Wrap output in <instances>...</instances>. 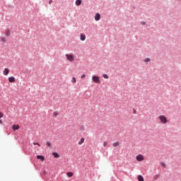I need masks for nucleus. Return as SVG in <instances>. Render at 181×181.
Instances as JSON below:
<instances>
[{"mask_svg":"<svg viewBox=\"0 0 181 181\" xmlns=\"http://www.w3.org/2000/svg\"><path fill=\"white\" fill-rule=\"evenodd\" d=\"M65 56L68 62H74V55L73 54H66Z\"/></svg>","mask_w":181,"mask_h":181,"instance_id":"nucleus-1","label":"nucleus"},{"mask_svg":"<svg viewBox=\"0 0 181 181\" xmlns=\"http://www.w3.org/2000/svg\"><path fill=\"white\" fill-rule=\"evenodd\" d=\"M52 155L54 158H60V155L56 152L53 153Z\"/></svg>","mask_w":181,"mask_h":181,"instance_id":"nucleus-14","label":"nucleus"},{"mask_svg":"<svg viewBox=\"0 0 181 181\" xmlns=\"http://www.w3.org/2000/svg\"><path fill=\"white\" fill-rule=\"evenodd\" d=\"M84 138H81L80 141L78 142V145H83V144H84Z\"/></svg>","mask_w":181,"mask_h":181,"instance_id":"nucleus-13","label":"nucleus"},{"mask_svg":"<svg viewBox=\"0 0 181 181\" xmlns=\"http://www.w3.org/2000/svg\"><path fill=\"white\" fill-rule=\"evenodd\" d=\"M80 37H81V40H82V41L86 40V35L81 34Z\"/></svg>","mask_w":181,"mask_h":181,"instance_id":"nucleus-10","label":"nucleus"},{"mask_svg":"<svg viewBox=\"0 0 181 181\" xmlns=\"http://www.w3.org/2000/svg\"><path fill=\"white\" fill-rule=\"evenodd\" d=\"M95 19V21H100V19H101V16L100 15V13H96Z\"/></svg>","mask_w":181,"mask_h":181,"instance_id":"nucleus-6","label":"nucleus"},{"mask_svg":"<svg viewBox=\"0 0 181 181\" xmlns=\"http://www.w3.org/2000/svg\"><path fill=\"white\" fill-rule=\"evenodd\" d=\"M4 117V114L2 112H0V118H2Z\"/></svg>","mask_w":181,"mask_h":181,"instance_id":"nucleus-27","label":"nucleus"},{"mask_svg":"<svg viewBox=\"0 0 181 181\" xmlns=\"http://www.w3.org/2000/svg\"><path fill=\"white\" fill-rule=\"evenodd\" d=\"M158 119H160L161 124H168V119L165 116L160 115L158 117Z\"/></svg>","mask_w":181,"mask_h":181,"instance_id":"nucleus-2","label":"nucleus"},{"mask_svg":"<svg viewBox=\"0 0 181 181\" xmlns=\"http://www.w3.org/2000/svg\"><path fill=\"white\" fill-rule=\"evenodd\" d=\"M46 145L47 146H48L49 148H50L52 146V143H50V141H47L46 142Z\"/></svg>","mask_w":181,"mask_h":181,"instance_id":"nucleus-19","label":"nucleus"},{"mask_svg":"<svg viewBox=\"0 0 181 181\" xmlns=\"http://www.w3.org/2000/svg\"><path fill=\"white\" fill-rule=\"evenodd\" d=\"M107 145H108V143H107V141H104L103 146L105 147Z\"/></svg>","mask_w":181,"mask_h":181,"instance_id":"nucleus-23","label":"nucleus"},{"mask_svg":"<svg viewBox=\"0 0 181 181\" xmlns=\"http://www.w3.org/2000/svg\"><path fill=\"white\" fill-rule=\"evenodd\" d=\"M103 78H108V76H107V74H103Z\"/></svg>","mask_w":181,"mask_h":181,"instance_id":"nucleus-24","label":"nucleus"},{"mask_svg":"<svg viewBox=\"0 0 181 181\" xmlns=\"http://www.w3.org/2000/svg\"><path fill=\"white\" fill-rule=\"evenodd\" d=\"M119 145V142H118V141H116V142L113 143V146L115 148L118 146Z\"/></svg>","mask_w":181,"mask_h":181,"instance_id":"nucleus-18","label":"nucleus"},{"mask_svg":"<svg viewBox=\"0 0 181 181\" xmlns=\"http://www.w3.org/2000/svg\"><path fill=\"white\" fill-rule=\"evenodd\" d=\"M74 174L72 172H68L66 173V176H68L69 177H71Z\"/></svg>","mask_w":181,"mask_h":181,"instance_id":"nucleus-11","label":"nucleus"},{"mask_svg":"<svg viewBox=\"0 0 181 181\" xmlns=\"http://www.w3.org/2000/svg\"><path fill=\"white\" fill-rule=\"evenodd\" d=\"M33 145H37V146H40V144L39 143H33Z\"/></svg>","mask_w":181,"mask_h":181,"instance_id":"nucleus-25","label":"nucleus"},{"mask_svg":"<svg viewBox=\"0 0 181 181\" xmlns=\"http://www.w3.org/2000/svg\"><path fill=\"white\" fill-rule=\"evenodd\" d=\"M37 159H40V160H42V162H44L45 156H37Z\"/></svg>","mask_w":181,"mask_h":181,"instance_id":"nucleus-8","label":"nucleus"},{"mask_svg":"<svg viewBox=\"0 0 181 181\" xmlns=\"http://www.w3.org/2000/svg\"><path fill=\"white\" fill-rule=\"evenodd\" d=\"M3 74L4 76H8V74H9V70L8 69V68H5L4 71H3Z\"/></svg>","mask_w":181,"mask_h":181,"instance_id":"nucleus-5","label":"nucleus"},{"mask_svg":"<svg viewBox=\"0 0 181 181\" xmlns=\"http://www.w3.org/2000/svg\"><path fill=\"white\" fill-rule=\"evenodd\" d=\"M53 115H54V117H57L59 115V113H57V112H54L53 113Z\"/></svg>","mask_w":181,"mask_h":181,"instance_id":"nucleus-22","label":"nucleus"},{"mask_svg":"<svg viewBox=\"0 0 181 181\" xmlns=\"http://www.w3.org/2000/svg\"><path fill=\"white\" fill-rule=\"evenodd\" d=\"M134 114H135V110H134Z\"/></svg>","mask_w":181,"mask_h":181,"instance_id":"nucleus-31","label":"nucleus"},{"mask_svg":"<svg viewBox=\"0 0 181 181\" xmlns=\"http://www.w3.org/2000/svg\"><path fill=\"white\" fill-rule=\"evenodd\" d=\"M10 35H11V30H6V33H5V35L6 36H10Z\"/></svg>","mask_w":181,"mask_h":181,"instance_id":"nucleus-15","label":"nucleus"},{"mask_svg":"<svg viewBox=\"0 0 181 181\" xmlns=\"http://www.w3.org/2000/svg\"><path fill=\"white\" fill-rule=\"evenodd\" d=\"M92 80L93 81H94V83H100V78L97 76H93Z\"/></svg>","mask_w":181,"mask_h":181,"instance_id":"nucleus-4","label":"nucleus"},{"mask_svg":"<svg viewBox=\"0 0 181 181\" xmlns=\"http://www.w3.org/2000/svg\"><path fill=\"white\" fill-rule=\"evenodd\" d=\"M0 41L2 42L3 43H5V42H6V38H5V37H1L0 38Z\"/></svg>","mask_w":181,"mask_h":181,"instance_id":"nucleus-16","label":"nucleus"},{"mask_svg":"<svg viewBox=\"0 0 181 181\" xmlns=\"http://www.w3.org/2000/svg\"><path fill=\"white\" fill-rule=\"evenodd\" d=\"M76 81H77V80L74 78V77H73L72 78V80H71V83H76Z\"/></svg>","mask_w":181,"mask_h":181,"instance_id":"nucleus-21","label":"nucleus"},{"mask_svg":"<svg viewBox=\"0 0 181 181\" xmlns=\"http://www.w3.org/2000/svg\"><path fill=\"white\" fill-rule=\"evenodd\" d=\"M13 131H18V129H19V125H18V124H14V125L13 126Z\"/></svg>","mask_w":181,"mask_h":181,"instance_id":"nucleus-9","label":"nucleus"},{"mask_svg":"<svg viewBox=\"0 0 181 181\" xmlns=\"http://www.w3.org/2000/svg\"><path fill=\"white\" fill-rule=\"evenodd\" d=\"M138 180L139 181H144V177H142V175H139L138 176Z\"/></svg>","mask_w":181,"mask_h":181,"instance_id":"nucleus-17","label":"nucleus"},{"mask_svg":"<svg viewBox=\"0 0 181 181\" xmlns=\"http://www.w3.org/2000/svg\"><path fill=\"white\" fill-rule=\"evenodd\" d=\"M52 2H53V1H52V0H50L49 2V4H52Z\"/></svg>","mask_w":181,"mask_h":181,"instance_id":"nucleus-30","label":"nucleus"},{"mask_svg":"<svg viewBox=\"0 0 181 181\" xmlns=\"http://www.w3.org/2000/svg\"><path fill=\"white\" fill-rule=\"evenodd\" d=\"M81 4V0H76V5L77 6H80Z\"/></svg>","mask_w":181,"mask_h":181,"instance_id":"nucleus-12","label":"nucleus"},{"mask_svg":"<svg viewBox=\"0 0 181 181\" xmlns=\"http://www.w3.org/2000/svg\"><path fill=\"white\" fill-rule=\"evenodd\" d=\"M148 62H151V59H150L149 58H146V59H144V62H145V63H148Z\"/></svg>","mask_w":181,"mask_h":181,"instance_id":"nucleus-20","label":"nucleus"},{"mask_svg":"<svg viewBox=\"0 0 181 181\" xmlns=\"http://www.w3.org/2000/svg\"><path fill=\"white\" fill-rule=\"evenodd\" d=\"M136 160L138 162H142V160H145V158H144V156L139 154L136 157Z\"/></svg>","mask_w":181,"mask_h":181,"instance_id":"nucleus-3","label":"nucleus"},{"mask_svg":"<svg viewBox=\"0 0 181 181\" xmlns=\"http://www.w3.org/2000/svg\"><path fill=\"white\" fill-rule=\"evenodd\" d=\"M161 165H162V166H163L164 168H165V163H161Z\"/></svg>","mask_w":181,"mask_h":181,"instance_id":"nucleus-29","label":"nucleus"},{"mask_svg":"<svg viewBox=\"0 0 181 181\" xmlns=\"http://www.w3.org/2000/svg\"><path fill=\"white\" fill-rule=\"evenodd\" d=\"M85 77H86V74H82L81 76V78H84Z\"/></svg>","mask_w":181,"mask_h":181,"instance_id":"nucleus-26","label":"nucleus"},{"mask_svg":"<svg viewBox=\"0 0 181 181\" xmlns=\"http://www.w3.org/2000/svg\"><path fill=\"white\" fill-rule=\"evenodd\" d=\"M155 179H158L159 177V175H156L154 176Z\"/></svg>","mask_w":181,"mask_h":181,"instance_id":"nucleus-28","label":"nucleus"},{"mask_svg":"<svg viewBox=\"0 0 181 181\" xmlns=\"http://www.w3.org/2000/svg\"><path fill=\"white\" fill-rule=\"evenodd\" d=\"M9 83H15V77L11 76L8 78Z\"/></svg>","mask_w":181,"mask_h":181,"instance_id":"nucleus-7","label":"nucleus"}]
</instances>
